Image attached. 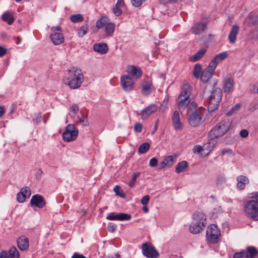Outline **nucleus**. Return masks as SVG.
Segmentation results:
<instances>
[{
	"mask_svg": "<svg viewBox=\"0 0 258 258\" xmlns=\"http://www.w3.org/2000/svg\"><path fill=\"white\" fill-rule=\"evenodd\" d=\"M251 200L245 202L244 211L246 216L254 220H258V192L251 194Z\"/></svg>",
	"mask_w": 258,
	"mask_h": 258,
	"instance_id": "1",
	"label": "nucleus"
},
{
	"mask_svg": "<svg viewBox=\"0 0 258 258\" xmlns=\"http://www.w3.org/2000/svg\"><path fill=\"white\" fill-rule=\"evenodd\" d=\"M193 221L189 226V231L194 234L202 232L207 224L206 216L201 212H196L192 215Z\"/></svg>",
	"mask_w": 258,
	"mask_h": 258,
	"instance_id": "2",
	"label": "nucleus"
},
{
	"mask_svg": "<svg viewBox=\"0 0 258 258\" xmlns=\"http://www.w3.org/2000/svg\"><path fill=\"white\" fill-rule=\"evenodd\" d=\"M188 122L190 126L197 127L202 123L203 113L201 109L197 108V104L191 102L187 109Z\"/></svg>",
	"mask_w": 258,
	"mask_h": 258,
	"instance_id": "3",
	"label": "nucleus"
},
{
	"mask_svg": "<svg viewBox=\"0 0 258 258\" xmlns=\"http://www.w3.org/2000/svg\"><path fill=\"white\" fill-rule=\"evenodd\" d=\"M231 122L228 119H224L217 123L209 132L211 138H217L223 136L229 130Z\"/></svg>",
	"mask_w": 258,
	"mask_h": 258,
	"instance_id": "4",
	"label": "nucleus"
},
{
	"mask_svg": "<svg viewBox=\"0 0 258 258\" xmlns=\"http://www.w3.org/2000/svg\"><path fill=\"white\" fill-rule=\"evenodd\" d=\"M191 87L189 84L183 85L180 94L178 97V107L179 110H184L190 102Z\"/></svg>",
	"mask_w": 258,
	"mask_h": 258,
	"instance_id": "5",
	"label": "nucleus"
},
{
	"mask_svg": "<svg viewBox=\"0 0 258 258\" xmlns=\"http://www.w3.org/2000/svg\"><path fill=\"white\" fill-rule=\"evenodd\" d=\"M222 97L221 89L218 87H214L211 91V94L208 100V110L213 112L218 108Z\"/></svg>",
	"mask_w": 258,
	"mask_h": 258,
	"instance_id": "6",
	"label": "nucleus"
},
{
	"mask_svg": "<svg viewBox=\"0 0 258 258\" xmlns=\"http://www.w3.org/2000/svg\"><path fill=\"white\" fill-rule=\"evenodd\" d=\"M79 132L74 124H69L62 134V139L64 142H70L75 140L78 135Z\"/></svg>",
	"mask_w": 258,
	"mask_h": 258,
	"instance_id": "7",
	"label": "nucleus"
},
{
	"mask_svg": "<svg viewBox=\"0 0 258 258\" xmlns=\"http://www.w3.org/2000/svg\"><path fill=\"white\" fill-rule=\"evenodd\" d=\"M220 235V230L216 225L211 224L208 227L206 236L209 241L213 243L218 242Z\"/></svg>",
	"mask_w": 258,
	"mask_h": 258,
	"instance_id": "8",
	"label": "nucleus"
},
{
	"mask_svg": "<svg viewBox=\"0 0 258 258\" xmlns=\"http://www.w3.org/2000/svg\"><path fill=\"white\" fill-rule=\"evenodd\" d=\"M51 33L50 38L52 43L55 45L61 44L64 41V37L61 33L60 26H57L51 28Z\"/></svg>",
	"mask_w": 258,
	"mask_h": 258,
	"instance_id": "9",
	"label": "nucleus"
},
{
	"mask_svg": "<svg viewBox=\"0 0 258 258\" xmlns=\"http://www.w3.org/2000/svg\"><path fill=\"white\" fill-rule=\"evenodd\" d=\"M142 251L143 255L147 258H158L159 256L155 247L151 244L147 242L142 244Z\"/></svg>",
	"mask_w": 258,
	"mask_h": 258,
	"instance_id": "10",
	"label": "nucleus"
},
{
	"mask_svg": "<svg viewBox=\"0 0 258 258\" xmlns=\"http://www.w3.org/2000/svg\"><path fill=\"white\" fill-rule=\"evenodd\" d=\"M121 86L124 91H131L133 89L134 82L128 76H123L120 78Z\"/></svg>",
	"mask_w": 258,
	"mask_h": 258,
	"instance_id": "11",
	"label": "nucleus"
},
{
	"mask_svg": "<svg viewBox=\"0 0 258 258\" xmlns=\"http://www.w3.org/2000/svg\"><path fill=\"white\" fill-rule=\"evenodd\" d=\"M106 219L109 220L128 221L131 219V215L123 213L117 214L115 213L111 212L107 215Z\"/></svg>",
	"mask_w": 258,
	"mask_h": 258,
	"instance_id": "12",
	"label": "nucleus"
},
{
	"mask_svg": "<svg viewBox=\"0 0 258 258\" xmlns=\"http://www.w3.org/2000/svg\"><path fill=\"white\" fill-rule=\"evenodd\" d=\"M19 253L15 247H12L9 251H3L0 253V258H19Z\"/></svg>",
	"mask_w": 258,
	"mask_h": 258,
	"instance_id": "13",
	"label": "nucleus"
},
{
	"mask_svg": "<svg viewBox=\"0 0 258 258\" xmlns=\"http://www.w3.org/2000/svg\"><path fill=\"white\" fill-rule=\"evenodd\" d=\"M30 204L32 206L42 208L45 205V202L42 196L37 194L32 197Z\"/></svg>",
	"mask_w": 258,
	"mask_h": 258,
	"instance_id": "14",
	"label": "nucleus"
},
{
	"mask_svg": "<svg viewBox=\"0 0 258 258\" xmlns=\"http://www.w3.org/2000/svg\"><path fill=\"white\" fill-rule=\"evenodd\" d=\"M228 54L226 52H223L216 55L209 63L210 67L216 69L217 64L223 60L227 58Z\"/></svg>",
	"mask_w": 258,
	"mask_h": 258,
	"instance_id": "15",
	"label": "nucleus"
},
{
	"mask_svg": "<svg viewBox=\"0 0 258 258\" xmlns=\"http://www.w3.org/2000/svg\"><path fill=\"white\" fill-rule=\"evenodd\" d=\"M207 24L205 22H197L191 27L190 31L196 35H199L206 29Z\"/></svg>",
	"mask_w": 258,
	"mask_h": 258,
	"instance_id": "16",
	"label": "nucleus"
},
{
	"mask_svg": "<svg viewBox=\"0 0 258 258\" xmlns=\"http://www.w3.org/2000/svg\"><path fill=\"white\" fill-rule=\"evenodd\" d=\"M157 106L155 104H152L142 110L141 112V118L142 119H147L152 113L157 111Z\"/></svg>",
	"mask_w": 258,
	"mask_h": 258,
	"instance_id": "17",
	"label": "nucleus"
},
{
	"mask_svg": "<svg viewBox=\"0 0 258 258\" xmlns=\"http://www.w3.org/2000/svg\"><path fill=\"white\" fill-rule=\"evenodd\" d=\"M67 84L68 86L73 89H78L80 86L81 84L83 82L84 79L80 76L78 78H73L72 77H69Z\"/></svg>",
	"mask_w": 258,
	"mask_h": 258,
	"instance_id": "18",
	"label": "nucleus"
},
{
	"mask_svg": "<svg viewBox=\"0 0 258 258\" xmlns=\"http://www.w3.org/2000/svg\"><path fill=\"white\" fill-rule=\"evenodd\" d=\"M234 81L231 77L226 78L223 80V89L225 93H231L234 90Z\"/></svg>",
	"mask_w": 258,
	"mask_h": 258,
	"instance_id": "19",
	"label": "nucleus"
},
{
	"mask_svg": "<svg viewBox=\"0 0 258 258\" xmlns=\"http://www.w3.org/2000/svg\"><path fill=\"white\" fill-rule=\"evenodd\" d=\"M215 69H213L209 66L203 71L201 75V80L204 83H207L212 78Z\"/></svg>",
	"mask_w": 258,
	"mask_h": 258,
	"instance_id": "20",
	"label": "nucleus"
},
{
	"mask_svg": "<svg viewBox=\"0 0 258 258\" xmlns=\"http://www.w3.org/2000/svg\"><path fill=\"white\" fill-rule=\"evenodd\" d=\"M172 123L174 128L176 131H180L183 128V124L180 120L179 112L177 110L173 112Z\"/></svg>",
	"mask_w": 258,
	"mask_h": 258,
	"instance_id": "21",
	"label": "nucleus"
},
{
	"mask_svg": "<svg viewBox=\"0 0 258 258\" xmlns=\"http://www.w3.org/2000/svg\"><path fill=\"white\" fill-rule=\"evenodd\" d=\"M127 72L137 79L140 78L143 74V72L141 68L135 66H127Z\"/></svg>",
	"mask_w": 258,
	"mask_h": 258,
	"instance_id": "22",
	"label": "nucleus"
},
{
	"mask_svg": "<svg viewBox=\"0 0 258 258\" xmlns=\"http://www.w3.org/2000/svg\"><path fill=\"white\" fill-rule=\"evenodd\" d=\"M239 27L237 25H234L232 27L228 37L230 43L234 44L235 43Z\"/></svg>",
	"mask_w": 258,
	"mask_h": 258,
	"instance_id": "23",
	"label": "nucleus"
},
{
	"mask_svg": "<svg viewBox=\"0 0 258 258\" xmlns=\"http://www.w3.org/2000/svg\"><path fill=\"white\" fill-rule=\"evenodd\" d=\"M17 242L18 248L21 250H26L29 247L28 239L24 236L19 237Z\"/></svg>",
	"mask_w": 258,
	"mask_h": 258,
	"instance_id": "24",
	"label": "nucleus"
},
{
	"mask_svg": "<svg viewBox=\"0 0 258 258\" xmlns=\"http://www.w3.org/2000/svg\"><path fill=\"white\" fill-rule=\"evenodd\" d=\"M237 187L240 190H242L245 188V185L249 182L248 178L244 175H239L237 177Z\"/></svg>",
	"mask_w": 258,
	"mask_h": 258,
	"instance_id": "25",
	"label": "nucleus"
},
{
	"mask_svg": "<svg viewBox=\"0 0 258 258\" xmlns=\"http://www.w3.org/2000/svg\"><path fill=\"white\" fill-rule=\"evenodd\" d=\"M245 22L249 26H258V15L249 13L248 16L245 18Z\"/></svg>",
	"mask_w": 258,
	"mask_h": 258,
	"instance_id": "26",
	"label": "nucleus"
},
{
	"mask_svg": "<svg viewBox=\"0 0 258 258\" xmlns=\"http://www.w3.org/2000/svg\"><path fill=\"white\" fill-rule=\"evenodd\" d=\"M93 49L101 54H104L107 53L108 50V46L106 43H97L93 46Z\"/></svg>",
	"mask_w": 258,
	"mask_h": 258,
	"instance_id": "27",
	"label": "nucleus"
},
{
	"mask_svg": "<svg viewBox=\"0 0 258 258\" xmlns=\"http://www.w3.org/2000/svg\"><path fill=\"white\" fill-rule=\"evenodd\" d=\"M69 77L73 78H78L81 76L83 79H84V75L82 70L78 68L73 67L68 70Z\"/></svg>",
	"mask_w": 258,
	"mask_h": 258,
	"instance_id": "28",
	"label": "nucleus"
},
{
	"mask_svg": "<svg viewBox=\"0 0 258 258\" xmlns=\"http://www.w3.org/2000/svg\"><path fill=\"white\" fill-rule=\"evenodd\" d=\"M109 22V18L107 17L103 16L97 21L96 23V26L98 28L101 29L105 27Z\"/></svg>",
	"mask_w": 258,
	"mask_h": 258,
	"instance_id": "29",
	"label": "nucleus"
},
{
	"mask_svg": "<svg viewBox=\"0 0 258 258\" xmlns=\"http://www.w3.org/2000/svg\"><path fill=\"white\" fill-rule=\"evenodd\" d=\"M115 25L112 22H109L105 27V32L107 36H112L115 31Z\"/></svg>",
	"mask_w": 258,
	"mask_h": 258,
	"instance_id": "30",
	"label": "nucleus"
},
{
	"mask_svg": "<svg viewBox=\"0 0 258 258\" xmlns=\"http://www.w3.org/2000/svg\"><path fill=\"white\" fill-rule=\"evenodd\" d=\"M187 167V162L186 161H182L177 164L176 166L175 171L177 173H180L184 172Z\"/></svg>",
	"mask_w": 258,
	"mask_h": 258,
	"instance_id": "31",
	"label": "nucleus"
},
{
	"mask_svg": "<svg viewBox=\"0 0 258 258\" xmlns=\"http://www.w3.org/2000/svg\"><path fill=\"white\" fill-rule=\"evenodd\" d=\"M3 21L7 22L9 25H11L14 21V17L11 13L6 12L2 16Z\"/></svg>",
	"mask_w": 258,
	"mask_h": 258,
	"instance_id": "32",
	"label": "nucleus"
},
{
	"mask_svg": "<svg viewBox=\"0 0 258 258\" xmlns=\"http://www.w3.org/2000/svg\"><path fill=\"white\" fill-rule=\"evenodd\" d=\"M206 50L204 48L198 50L195 55L190 57V60L196 61L200 59L206 53Z\"/></svg>",
	"mask_w": 258,
	"mask_h": 258,
	"instance_id": "33",
	"label": "nucleus"
},
{
	"mask_svg": "<svg viewBox=\"0 0 258 258\" xmlns=\"http://www.w3.org/2000/svg\"><path fill=\"white\" fill-rule=\"evenodd\" d=\"M88 26L87 24L84 25L80 27L78 30V35L79 37H82L84 36L88 31Z\"/></svg>",
	"mask_w": 258,
	"mask_h": 258,
	"instance_id": "34",
	"label": "nucleus"
},
{
	"mask_svg": "<svg viewBox=\"0 0 258 258\" xmlns=\"http://www.w3.org/2000/svg\"><path fill=\"white\" fill-rule=\"evenodd\" d=\"M152 84L151 82L147 81H143L142 83V90L144 92L151 90Z\"/></svg>",
	"mask_w": 258,
	"mask_h": 258,
	"instance_id": "35",
	"label": "nucleus"
},
{
	"mask_svg": "<svg viewBox=\"0 0 258 258\" xmlns=\"http://www.w3.org/2000/svg\"><path fill=\"white\" fill-rule=\"evenodd\" d=\"M150 148V144L148 143L142 144L138 148V152L141 154L146 153L148 151Z\"/></svg>",
	"mask_w": 258,
	"mask_h": 258,
	"instance_id": "36",
	"label": "nucleus"
},
{
	"mask_svg": "<svg viewBox=\"0 0 258 258\" xmlns=\"http://www.w3.org/2000/svg\"><path fill=\"white\" fill-rule=\"evenodd\" d=\"M71 21L73 23H78L82 22L84 18L81 14L73 15L70 17Z\"/></svg>",
	"mask_w": 258,
	"mask_h": 258,
	"instance_id": "37",
	"label": "nucleus"
},
{
	"mask_svg": "<svg viewBox=\"0 0 258 258\" xmlns=\"http://www.w3.org/2000/svg\"><path fill=\"white\" fill-rule=\"evenodd\" d=\"M193 74L195 78H199L201 74V66L199 64H196L194 68Z\"/></svg>",
	"mask_w": 258,
	"mask_h": 258,
	"instance_id": "38",
	"label": "nucleus"
},
{
	"mask_svg": "<svg viewBox=\"0 0 258 258\" xmlns=\"http://www.w3.org/2000/svg\"><path fill=\"white\" fill-rule=\"evenodd\" d=\"M241 104L238 103L232 107L229 111L227 112V116L232 115L233 114L236 113L241 108Z\"/></svg>",
	"mask_w": 258,
	"mask_h": 258,
	"instance_id": "39",
	"label": "nucleus"
},
{
	"mask_svg": "<svg viewBox=\"0 0 258 258\" xmlns=\"http://www.w3.org/2000/svg\"><path fill=\"white\" fill-rule=\"evenodd\" d=\"M248 254H249V258H254L257 254L258 251L257 249L253 246H249L247 248Z\"/></svg>",
	"mask_w": 258,
	"mask_h": 258,
	"instance_id": "40",
	"label": "nucleus"
},
{
	"mask_svg": "<svg viewBox=\"0 0 258 258\" xmlns=\"http://www.w3.org/2000/svg\"><path fill=\"white\" fill-rule=\"evenodd\" d=\"M233 258H248V253L246 251L242 250L235 253Z\"/></svg>",
	"mask_w": 258,
	"mask_h": 258,
	"instance_id": "41",
	"label": "nucleus"
},
{
	"mask_svg": "<svg viewBox=\"0 0 258 258\" xmlns=\"http://www.w3.org/2000/svg\"><path fill=\"white\" fill-rule=\"evenodd\" d=\"M213 147V144L212 145L210 142L207 143L206 144H205L203 146V151H206V153H205V154L206 155H208L212 150Z\"/></svg>",
	"mask_w": 258,
	"mask_h": 258,
	"instance_id": "42",
	"label": "nucleus"
},
{
	"mask_svg": "<svg viewBox=\"0 0 258 258\" xmlns=\"http://www.w3.org/2000/svg\"><path fill=\"white\" fill-rule=\"evenodd\" d=\"M177 158L176 155H170L164 158L168 164L172 165Z\"/></svg>",
	"mask_w": 258,
	"mask_h": 258,
	"instance_id": "43",
	"label": "nucleus"
},
{
	"mask_svg": "<svg viewBox=\"0 0 258 258\" xmlns=\"http://www.w3.org/2000/svg\"><path fill=\"white\" fill-rule=\"evenodd\" d=\"M20 192L23 194V195H25L27 198H29L31 195V190L27 186L22 188Z\"/></svg>",
	"mask_w": 258,
	"mask_h": 258,
	"instance_id": "44",
	"label": "nucleus"
},
{
	"mask_svg": "<svg viewBox=\"0 0 258 258\" xmlns=\"http://www.w3.org/2000/svg\"><path fill=\"white\" fill-rule=\"evenodd\" d=\"M113 190L117 196L121 198H124L125 197V194L123 191L120 189L119 186L115 185L113 188Z\"/></svg>",
	"mask_w": 258,
	"mask_h": 258,
	"instance_id": "45",
	"label": "nucleus"
},
{
	"mask_svg": "<svg viewBox=\"0 0 258 258\" xmlns=\"http://www.w3.org/2000/svg\"><path fill=\"white\" fill-rule=\"evenodd\" d=\"M139 173L136 172L133 174L132 179L128 182V185L130 187H132L134 186L135 183L136 182L137 178L139 177Z\"/></svg>",
	"mask_w": 258,
	"mask_h": 258,
	"instance_id": "46",
	"label": "nucleus"
},
{
	"mask_svg": "<svg viewBox=\"0 0 258 258\" xmlns=\"http://www.w3.org/2000/svg\"><path fill=\"white\" fill-rule=\"evenodd\" d=\"M26 198H27L26 197L25 195H23L21 192H19L17 194V199L19 203H22L24 202Z\"/></svg>",
	"mask_w": 258,
	"mask_h": 258,
	"instance_id": "47",
	"label": "nucleus"
},
{
	"mask_svg": "<svg viewBox=\"0 0 258 258\" xmlns=\"http://www.w3.org/2000/svg\"><path fill=\"white\" fill-rule=\"evenodd\" d=\"M146 0H132V5L135 7H139Z\"/></svg>",
	"mask_w": 258,
	"mask_h": 258,
	"instance_id": "48",
	"label": "nucleus"
},
{
	"mask_svg": "<svg viewBox=\"0 0 258 258\" xmlns=\"http://www.w3.org/2000/svg\"><path fill=\"white\" fill-rule=\"evenodd\" d=\"M116 228L115 224L112 223H109L107 225V229L110 232H114Z\"/></svg>",
	"mask_w": 258,
	"mask_h": 258,
	"instance_id": "49",
	"label": "nucleus"
},
{
	"mask_svg": "<svg viewBox=\"0 0 258 258\" xmlns=\"http://www.w3.org/2000/svg\"><path fill=\"white\" fill-rule=\"evenodd\" d=\"M150 201V197L148 195L144 196L141 199V204L144 205H147Z\"/></svg>",
	"mask_w": 258,
	"mask_h": 258,
	"instance_id": "50",
	"label": "nucleus"
},
{
	"mask_svg": "<svg viewBox=\"0 0 258 258\" xmlns=\"http://www.w3.org/2000/svg\"><path fill=\"white\" fill-rule=\"evenodd\" d=\"M158 163V160L155 157H153L151 158L149 161V165L151 167H155Z\"/></svg>",
	"mask_w": 258,
	"mask_h": 258,
	"instance_id": "51",
	"label": "nucleus"
},
{
	"mask_svg": "<svg viewBox=\"0 0 258 258\" xmlns=\"http://www.w3.org/2000/svg\"><path fill=\"white\" fill-rule=\"evenodd\" d=\"M226 181V179L224 176H220L217 179V184H222Z\"/></svg>",
	"mask_w": 258,
	"mask_h": 258,
	"instance_id": "52",
	"label": "nucleus"
},
{
	"mask_svg": "<svg viewBox=\"0 0 258 258\" xmlns=\"http://www.w3.org/2000/svg\"><path fill=\"white\" fill-rule=\"evenodd\" d=\"M112 11L113 13L117 16H119L122 13L121 10L119 9V7H116V6L113 8Z\"/></svg>",
	"mask_w": 258,
	"mask_h": 258,
	"instance_id": "53",
	"label": "nucleus"
},
{
	"mask_svg": "<svg viewBox=\"0 0 258 258\" xmlns=\"http://www.w3.org/2000/svg\"><path fill=\"white\" fill-rule=\"evenodd\" d=\"M134 130L138 133H140L142 130V125L140 123H137L134 126Z\"/></svg>",
	"mask_w": 258,
	"mask_h": 258,
	"instance_id": "54",
	"label": "nucleus"
},
{
	"mask_svg": "<svg viewBox=\"0 0 258 258\" xmlns=\"http://www.w3.org/2000/svg\"><path fill=\"white\" fill-rule=\"evenodd\" d=\"M194 152L201 153L202 151H203V147L200 145H196L194 147L193 149Z\"/></svg>",
	"mask_w": 258,
	"mask_h": 258,
	"instance_id": "55",
	"label": "nucleus"
},
{
	"mask_svg": "<svg viewBox=\"0 0 258 258\" xmlns=\"http://www.w3.org/2000/svg\"><path fill=\"white\" fill-rule=\"evenodd\" d=\"M71 110L75 114H76L79 111V107L77 104H74L71 106Z\"/></svg>",
	"mask_w": 258,
	"mask_h": 258,
	"instance_id": "56",
	"label": "nucleus"
},
{
	"mask_svg": "<svg viewBox=\"0 0 258 258\" xmlns=\"http://www.w3.org/2000/svg\"><path fill=\"white\" fill-rule=\"evenodd\" d=\"M240 135L242 138H246L248 135V132L246 130H245V129L242 130L240 132Z\"/></svg>",
	"mask_w": 258,
	"mask_h": 258,
	"instance_id": "57",
	"label": "nucleus"
},
{
	"mask_svg": "<svg viewBox=\"0 0 258 258\" xmlns=\"http://www.w3.org/2000/svg\"><path fill=\"white\" fill-rule=\"evenodd\" d=\"M34 120L36 123H39L41 120V115L40 113H38L36 114L35 117L34 119Z\"/></svg>",
	"mask_w": 258,
	"mask_h": 258,
	"instance_id": "58",
	"label": "nucleus"
},
{
	"mask_svg": "<svg viewBox=\"0 0 258 258\" xmlns=\"http://www.w3.org/2000/svg\"><path fill=\"white\" fill-rule=\"evenodd\" d=\"M7 52V49L0 46V57H3L4 56Z\"/></svg>",
	"mask_w": 258,
	"mask_h": 258,
	"instance_id": "59",
	"label": "nucleus"
},
{
	"mask_svg": "<svg viewBox=\"0 0 258 258\" xmlns=\"http://www.w3.org/2000/svg\"><path fill=\"white\" fill-rule=\"evenodd\" d=\"M79 123H82L83 126H87L88 125V120L85 118H80L77 124H79Z\"/></svg>",
	"mask_w": 258,
	"mask_h": 258,
	"instance_id": "60",
	"label": "nucleus"
},
{
	"mask_svg": "<svg viewBox=\"0 0 258 258\" xmlns=\"http://www.w3.org/2000/svg\"><path fill=\"white\" fill-rule=\"evenodd\" d=\"M222 155H225V154H232V150L230 149H229V148H227V149H223L222 151Z\"/></svg>",
	"mask_w": 258,
	"mask_h": 258,
	"instance_id": "61",
	"label": "nucleus"
},
{
	"mask_svg": "<svg viewBox=\"0 0 258 258\" xmlns=\"http://www.w3.org/2000/svg\"><path fill=\"white\" fill-rule=\"evenodd\" d=\"M71 258H86V257L82 254L75 252L74 253Z\"/></svg>",
	"mask_w": 258,
	"mask_h": 258,
	"instance_id": "62",
	"label": "nucleus"
},
{
	"mask_svg": "<svg viewBox=\"0 0 258 258\" xmlns=\"http://www.w3.org/2000/svg\"><path fill=\"white\" fill-rule=\"evenodd\" d=\"M168 165L167 163L165 161V160L164 159L163 161L160 163L159 166V169H161L165 168Z\"/></svg>",
	"mask_w": 258,
	"mask_h": 258,
	"instance_id": "63",
	"label": "nucleus"
},
{
	"mask_svg": "<svg viewBox=\"0 0 258 258\" xmlns=\"http://www.w3.org/2000/svg\"><path fill=\"white\" fill-rule=\"evenodd\" d=\"M124 5L123 0H117V2L115 5L116 7H122Z\"/></svg>",
	"mask_w": 258,
	"mask_h": 258,
	"instance_id": "64",
	"label": "nucleus"
}]
</instances>
